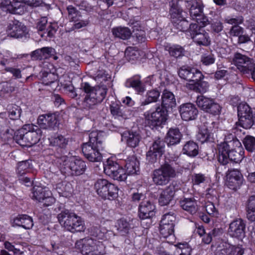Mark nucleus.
<instances>
[{
	"label": "nucleus",
	"instance_id": "nucleus-31",
	"mask_svg": "<svg viewBox=\"0 0 255 255\" xmlns=\"http://www.w3.org/2000/svg\"><path fill=\"white\" fill-rule=\"evenodd\" d=\"M180 205L182 208L191 214H195L198 211V205L194 198H185L180 200Z\"/></svg>",
	"mask_w": 255,
	"mask_h": 255
},
{
	"label": "nucleus",
	"instance_id": "nucleus-36",
	"mask_svg": "<svg viewBox=\"0 0 255 255\" xmlns=\"http://www.w3.org/2000/svg\"><path fill=\"white\" fill-rule=\"evenodd\" d=\"M54 49L52 47H43L41 49H38L31 53L32 57L36 59H46L50 56L53 54Z\"/></svg>",
	"mask_w": 255,
	"mask_h": 255
},
{
	"label": "nucleus",
	"instance_id": "nucleus-6",
	"mask_svg": "<svg viewBox=\"0 0 255 255\" xmlns=\"http://www.w3.org/2000/svg\"><path fill=\"white\" fill-rule=\"evenodd\" d=\"M174 162L168 160L165 161L158 169H155L152 174L153 183L156 185L167 184L171 179L175 178L178 172L173 166Z\"/></svg>",
	"mask_w": 255,
	"mask_h": 255
},
{
	"label": "nucleus",
	"instance_id": "nucleus-49",
	"mask_svg": "<svg viewBox=\"0 0 255 255\" xmlns=\"http://www.w3.org/2000/svg\"><path fill=\"white\" fill-rule=\"evenodd\" d=\"M30 162L31 161L28 160L19 162L17 168V173L22 175L27 172L31 167Z\"/></svg>",
	"mask_w": 255,
	"mask_h": 255
},
{
	"label": "nucleus",
	"instance_id": "nucleus-41",
	"mask_svg": "<svg viewBox=\"0 0 255 255\" xmlns=\"http://www.w3.org/2000/svg\"><path fill=\"white\" fill-rule=\"evenodd\" d=\"M247 218L251 222L255 221V196L250 197L247 207Z\"/></svg>",
	"mask_w": 255,
	"mask_h": 255
},
{
	"label": "nucleus",
	"instance_id": "nucleus-3",
	"mask_svg": "<svg viewBox=\"0 0 255 255\" xmlns=\"http://www.w3.org/2000/svg\"><path fill=\"white\" fill-rule=\"evenodd\" d=\"M103 137L101 134L93 131L89 134L88 142L83 143L82 151L85 157L90 162H101L103 158L100 150L102 147Z\"/></svg>",
	"mask_w": 255,
	"mask_h": 255
},
{
	"label": "nucleus",
	"instance_id": "nucleus-14",
	"mask_svg": "<svg viewBox=\"0 0 255 255\" xmlns=\"http://www.w3.org/2000/svg\"><path fill=\"white\" fill-rule=\"evenodd\" d=\"M165 143L161 140H156L146 153V160L150 163H154L157 161L163 154Z\"/></svg>",
	"mask_w": 255,
	"mask_h": 255
},
{
	"label": "nucleus",
	"instance_id": "nucleus-39",
	"mask_svg": "<svg viewBox=\"0 0 255 255\" xmlns=\"http://www.w3.org/2000/svg\"><path fill=\"white\" fill-rule=\"evenodd\" d=\"M127 87L133 88L138 93H142L145 90V85L138 78H132L128 80L126 83Z\"/></svg>",
	"mask_w": 255,
	"mask_h": 255
},
{
	"label": "nucleus",
	"instance_id": "nucleus-45",
	"mask_svg": "<svg viewBox=\"0 0 255 255\" xmlns=\"http://www.w3.org/2000/svg\"><path fill=\"white\" fill-rule=\"evenodd\" d=\"M170 14L172 19L180 18L183 16L182 10L179 7L176 0H172L170 5Z\"/></svg>",
	"mask_w": 255,
	"mask_h": 255
},
{
	"label": "nucleus",
	"instance_id": "nucleus-21",
	"mask_svg": "<svg viewBox=\"0 0 255 255\" xmlns=\"http://www.w3.org/2000/svg\"><path fill=\"white\" fill-rule=\"evenodd\" d=\"M243 254L244 250L241 247L224 243L217 248L215 255H243Z\"/></svg>",
	"mask_w": 255,
	"mask_h": 255
},
{
	"label": "nucleus",
	"instance_id": "nucleus-7",
	"mask_svg": "<svg viewBox=\"0 0 255 255\" xmlns=\"http://www.w3.org/2000/svg\"><path fill=\"white\" fill-rule=\"evenodd\" d=\"M24 129L27 130L25 133L17 135V142L23 146H31L36 144L41 136V131L37 126L32 125L24 126Z\"/></svg>",
	"mask_w": 255,
	"mask_h": 255
},
{
	"label": "nucleus",
	"instance_id": "nucleus-54",
	"mask_svg": "<svg viewBox=\"0 0 255 255\" xmlns=\"http://www.w3.org/2000/svg\"><path fill=\"white\" fill-rule=\"evenodd\" d=\"M177 247L176 253L179 254V255H191L192 249L187 243L183 244H179L177 245Z\"/></svg>",
	"mask_w": 255,
	"mask_h": 255
},
{
	"label": "nucleus",
	"instance_id": "nucleus-2",
	"mask_svg": "<svg viewBox=\"0 0 255 255\" xmlns=\"http://www.w3.org/2000/svg\"><path fill=\"white\" fill-rule=\"evenodd\" d=\"M81 89L86 94L83 101L82 107L87 110H94L97 105L105 98L107 93V88L105 85L91 86L88 83H83Z\"/></svg>",
	"mask_w": 255,
	"mask_h": 255
},
{
	"label": "nucleus",
	"instance_id": "nucleus-29",
	"mask_svg": "<svg viewBox=\"0 0 255 255\" xmlns=\"http://www.w3.org/2000/svg\"><path fill=\"white\" fill-rule=\"evenodd\" d=\"M122 136L127 145L131 147H135L138 146L141 139L139 134L136 131L125 132Z\"/></svg>",
	"mask_w": 255,
	"mask_h": 255
},
{
	"label": "nucleus",
	"instance_id": "nucleus-32",
	"mask_svg": "<svg viewBox=\"0 0 255 255\" xmlns=\"http://www.w3.org/2000/svg\"><path fill=\"white\" fill-rule=\"evenodd\" d=\"M175 194L174 188L172 186L166 187L161 193L159 198V203L161 206H165L169 203Z\"/></svg>",
	"mask_w": 255,
	"mask_h": 255
},
{
	"label": "nucleus",
	"instance_id": "nucleus-40",
	"mask_svg": "<svg viewBox=\"0 0 255 255\" xmlns=\"http://www.w3.org/2000/svg\"><path fill=\"white\" fill-rule=\"evenodd\" d=\"M160 92L156 90H151L147 91L145 95V99L141 103V106H145L153 102H156L160 97Z\"/></svg>",
	"mask_w": 255,
	"mask_h": 255
},
{
	"label": "nucleus",
	"instance_id": "nucleus-42",
	"mask_svg": "<svg viewBox=\"0 0 255 255\" xmlns=\"http://www.w3.org/2000/svg\"><path fill=\"white\" fill-rule=\"evenodd\" d=\"M172 20V23L175 27L181 31H186L188 30H190V25L188 21L186 20L184 16H182L180 18H175Z\"/></svg>",
	"mask_w": 255,
	"mask_h": 255
},
{
	"label": "nucleus",
	"instance_id": "nucleus-44",
	"mask_svg": "<svg viewBox=\"0 0 255 255\" xmlns=\"http://www.w3.org/2000/svg\"><path fill=\"white\" fill-rule=\"evenodd\" d=\"M174 226L171 225L163 224L160 223V235L164 238H174Z\"/></svg>",
	"mask_w": 255,
	"mask_h": 255
},
{
	"label": "nucleus",
	"instance_id": "nucleus-13",
	"mask_svg": "<svg viewBox=\"0 0 255 255\" xmlns=\"http://www.w3.org/2000/svg\"><path fill=\"white\" fill-rule=\"evenodd\" d=\"M167 115V112L166 109H163L158 107L155 112L146 117V124L151 128L160 126L166 122Z\"/></svg>",
	"mask_w": 255,
	"mask_h": 255
},
{
	"label": "nucleus",
	"instance_id": "nucleus-27",
	"mask_svg": "<svg viewBox=\"0 0 255 255\" xmlns=\"http://www.w3.org/2000/svg\"><path fill=\"white\" fill-rule=\"evenodd\" d=\"M47 25V19L46 17H42L37 25V28L39 31H43L46 29V32L47 36L52 37L54 36L57 28L58 25L56 23H49L48 26Z\"/></svg>",
	"mask_w": 255,
	"mask_h": 255
},
{
	"label": "nucleus",
	"instance_id": "nucleus-25",
	"mask_svg": "<svg viewBox=\"0 0 255 255\" xmlns=\"http://www.w3.org/2000/svg\"><path fill=\"white\" fill-rule=\"evenodd\" d=\"M155 206L148 200H144L139 206V217L141 219H150L154 215Z\"/></svg>",
	"mask_w": 255,
	"mask_h": 255
},
{
	"label": "nucleus",
	"instance_id": "nucleus-28",
	"mask_svg": "<svg viewBox=\"0 0 255 255\" xmlns=\"http://www.w3.org/2000/svg\"><path fill=\"white\" fill-rule=\"evenodd\" d=\"M161 107L166 109L167 112L169 109H172L176 105V99L173 94L167 90H164L161 96Z\"/></svg>",
	"mask_w": 255,
	"mask_h": 255
},
{
	"label": "nucleus",
	"instance_id": "nucleus-60",
	"mask_svg": "<svg viewBox=\"0 0 255 255\" xmlns=\"http://www.w3.org/2000/svg\"><path fill=\"white\" fill-rule=\"evenodd\" d=\"M5 71L10 73L15 79H20L22 77L21 71L20 69L14 67H5Z\"/></svg>",
	"mask_w": 255,
	"mask_h": 255
},
{
	"label": "nucleus",
	"instance_id": "nucleus-43",
	"mask_svg": "<svg viewBox=\"0 0 255 255\" xmlns=\"http://www.w3.org/2000/svg\"><path fill=\"white\" fill-rule=\"evenodd\" d=\"M113 34L116 37L123 39H127L130 37L131 33L128 27H117L112 30Z\"/></svg>",
	"mask_w": 255,
	"mask_h": 255
},
{
	"label": "nucleus",
	"instance_id": "nucleus-38",
	"mask_svg": "<svg viewBox=\"0 0 255 255\" xmlns=\"http://www.w3.org/2000/svg\"><path fill=\"white\" fill-rule=\"evenodd\" d=\"M183 152L189 156L194 157L198 154V146L193 141H188L184 145Z\"/></svg>",
	"mask_w": 255,
	"mask_h": 255
},
{
	"label": "nucleus",
	"instance_id": "nucleus-11",
	"mask_svg": "<svg viewBox=\"0 0 255 255\" xmlns=\"http://www.w3.org/2000/svg\"><path fill=\"white\" fill-rule=\"evenodd\" d=\"M196 104L201 110L215 115L219 114L221 110L220 106L213 99L202 95L197 97Z\"/></svg>",
	"mask_w": 255,
	"mask_h": 255
},
{
	"label": "nucleus",
	"instance_id": "nucleus-48",
	"mask_svg": "<svg viewBox=\"0 0 255 255\" xmlns=\"http://www.w3.org/2000/svg\"><path fill=\"white\" fill-rule=\"evenodd\" d=\"M8 117L11 120H18L20 117L21 109L20 107L17 105H11L8 108Z\"/></svg>",
	"mask_w": 255,
	"mask_h": 255
},
{
	"label": "nucleus",
	"instance_id": "nucleus-26",
	"mask_svg": "<svg viewBox=\"0 0 255 255\" xmlns=\"http://www.w3.org/2000/svg\"><path fill=\"white\" fill-rule=\"evenodd\" d=\"M227 176V184L232 189L236 190L242 183L243 176L238 170L234 169L229 171Z\"/></svg>",
	"mask_w": 255,
	"mask_h": 255
},
{
	"label": "nucleus",
	"instance_id": "nucleus-50",
	"mask_svg": "<svg viewBox=\"0 0 255 255\" xmlns=\"http://www.w3.org/2000/svg\"><path fill=\"white\" fill-rule=\"evenodd\" d=\"M68 140L63 136L58 135L52 138L50 144L53 146H58L61 148H65L67 144Z\"/></svg>",
	"mask_w": 255,
	"mask_h": 255
},
{
	"label": "nucleus",
	"instance_id": "nucleus-24",
	"mask_svg": "<svg viewBox=\"0 0 255 255\" xmlns=\"http://www.w3.org/2000/svg\"><path fill=\"white\" fill-rule=\"evenodd\" d=\"M8 34L10 37L20 38L26 33V28L21 22L14 20L10 22L7 27Z\"/></svg>",
	"mask_w": 255,
	"mask_h": 255
},
{
	"label": "nucleus",
	"instance_id": "nucleus-16",
	"mask_svg": "<svg viewBox=\"0 0 255 255\" xmlns=\"http://www.w3.org/2000/svg\"><path fill=\"white\" fill-rule=\"evenodd\" d=\"M232 62L243 74L248 71L247 70L254 63L252 59L239 52L234 53Z\"/></svg>",
	"mask_w": 255,
	"mask_h": 255
},
{
	"label": "nucleus",
	"instance_id": "nucleus-64",
	"mask_svg": "<svg viewBox=\"0 0 255 255\" xmlns=\"http://www.w3.org/2000/svg\"><path fill=\"white\" fill-rule=\"evenodd\" d=\"M247 70L249 71H247L244 75H246L247 76H251L252 79L255 82V63H254Z\"/></svg>",
	"mask_w": 255,
	"mask_h": 255
},
{
	"label": "nucleus",
	"instance_id": "nucleus-5",
	"mask_svg": "<svg viewBox=\"0 0 255 255\" xmlns=\"http://www.w3.org/2000/svg\"><path fill=\"white\" fill-rule=\"evenodd\" d=\"M57 219L61 226L71 233L84 232L86 229L82 219L68 210L61 211Z\"/></svg>",
	"mask_w": 255,
	"mask_h": 255
},
{
	"label": "nucleus",
	"instance_id": "nucleus-58",
	"mask_svg": "<svg viewBox=\"0 0 255 255\" xmlns=\"http://www.w3.org/2000/svg\"><path fill=\"white\" fill-rule=\"evenodd\" d=\"M205 209L207 213L210 216L213 217H217L218 216V210L216 209L213 203L210 202L206 203Z\"/></svg>",
	"mask_w": 255,
	"mask_h": 255
},
{
	"label": "nucleus",
	"instance_id": "nucleus-4",
	"mask_svg": "<svg viewBox=\"0 0 255 255\" xmlns=\"http://www.w3.org/2000/svg\"><path fill=\"white\" fill-rule=\"evenodd\" d=\"M57 162L60 164V170L63 174L78 176L83 174L86 169V163L74 157L62 156L58 157Z\"/></svg>",
	"mask_w": 255,
	"mask_h": 255
},
{
	"label": "nucleus",
	"instance_id": "nucleus-1",
	"mask_svg": "<svg viewBox=\"0 0 255 255\" xmlns=\"http://www.w3.org/2000/svg\"><path fill=\"white\" fill-rule=\"evenodd\" d=\"M225 141L219 145L218 161L223 165L227 164L229 161L236 163L241 162L244 157V150L240 141L235 138Z\"/></svg>",
	"mask_w": 255,
	"mask_h": 255
},
{
	"label": "nucleus",
	"instance_id": "nucleus-15",
	"mask_svg": "<svg viewBox=\"0 0 255 255\" xmlns=\"http://www.w3.org/2000/svg\"><path fill=\"white\" fill-rule=\"evenodd\" d=\"M246 223L241 218L232 221L228 230L229 235L232 237L242 240L246 236Z\"/></svg>",
	"mask_w": 255,
	"mask_h": 255
},
{
	"label": "nucleus",
	"instance_id": "nucleus-23",
	"mask_svg": "<svg viewBox=\"0 0 255 255\" xmlns=\"http://www.w3.org/2000/svg\"><path fill=\"white\" fill-rule=\"evenodd\" d=\"M0 7L13 14H21L24 11L22 3L14 0H0Z\"/></svg>",
	"mask_w": 255,
	"mask_h": 255
},
{
	"label": "nucleus",
	"instance_id": "nucleus-47",
	"mask_svg": "<svg viewBox=\"0 0 255 255\" xmlns=\"http://www.w3.org/2000/svg\"><path fill=\"white\" fill-rule=\"evenodd\" d=\"M197 139L202 143H203L205 142L212 141L213 139V135L209 131L208 129L204 128L201 129L198 132L197 135Z\"/></svg>",
	"mask_w": 255,
	"mask_h": 255
},
{
	"label": "nucleus",
	"instance_id": "nucleus-53",
	"mask_svg": "<svg viewBox=\"0 0 255 255\" xmlns=\"http://www.w3.org/2000/svg\"><path fill=\"white\" fill-rule=\"evenodd\" d=\"M168 50L170 55L175 58H178L184 55V50L179 45H174L170 47Z\"/></svg>",
	"mask_w": 255,
	"mask_h": 255
},
{
	"label": "nucleus",
	"instance_id": "nucleus-37",
	"mask_svg": "<svg viewBox=\"0 0 255 255\" xmlns=\"http://www.w3.org/2000/svg\"><path fill=\"white\" fill-rule=\"evenodd\" d=\"M126 175L136 174L139 169V162L133 157L128 160L125 165Z\"/></svg>",
	"mask_w": 255,
	"mask_h": 255
},
{
	"label": "nucleus",
	"instance_id": "nucleus-56",
	"mask_svg": "<svg viewBox=\"0 0 255 255\" xmlns=\"http://www.w3.org/2000/svg\"><path fill=\"white\" fill-rule=\"evenodd\" d=\"M176 220V217L174 213L170 212L163 215L160 223L163 224L171 225L174 226V223Z\"/></svg>",
	"mask_w": 255,
	"mask_h": 255
},
{
	"label": "nucleus",
	"instance_id": "nucleus-57",
	"mask_svg": "<svg viewBox=\"0 0 255 255\" xmlns=\"http://www.w3.org/2000/svg\"><path fill=\"white\" fill-rule=\"evenodd\" d=\"M89 23V20L87 18H84L82 15L81 18L77 19V21L74 22L72 26V30L78 29L87 26Z\"/></svg>",
	"mask_w": 255,
	"mask_h": 255
},
{
	"label": "nucleus",
	"instance_id": "nucleus-30",
	"mask_svg": "<svg viewBox=\"0 0 255 255\" xmlns=\"http://www.w3.org/2000/svg\"><path fill=\"white\" fill-rule=\"evenodd\" d=\"M182 138V134L178 128H171L165 136V141L168 145L179 143Z\"/></svg>",
	"mask_w": 255,
	"mask_h": 255
},
{
	"label": "nucleus",
	"instance_id": "nucleus-51",
	"mask_svg": "<svg viewBox=\"0 0 255 255\" xmlns=\"http://www.w3.org/2000/svg\"><path fill=\"white\" fill-rule=\"evenodd\" d=\"M68 12V18L70 21L75 22L79 18H81V12L74 7L70 5L67 8Z\"/></svg>",
	"mask_w": 255,
	"mask_h": 255
},
{
	"label": "nucleus",
	"instance_id": "nucleus-10",
	"mask_svg": "<svg viewBox=\"0 0 255 255\" xmlns=\"http://www.w3.org/2000/svg\"><path fill=\"white\" fill-rule=\"evenodd\" d=\"M104 172L106 174L118 181H124L127 179L125 169L117 162L108 159L104 164Z\"/></svg>",
	"mask_w": 255,
	"mask_h": 255
},
{
	"label": "nucleus",
	"instance_id": "nucleus-59",
	"mask_svg": "<svg viewBox=\"0 0 255 255\" xmlns=\"http://www.w3.org/2000/svg\"><path fill=\"white\" fill-rule=\"evenodd\" d=\"M201 61L204 65L207 66L213 64L215 62V58L212 54H205L202 56Z\"/></svg>",
	"mask_w": 255,
	"mask_h": 255
},
{
	"label": "nucleus",
	"instance_id": "nucleus-17",
	"mask_svg": "<svg viewBox=\"0 0 255 255\" xmlns=\"http://www.w3.org/2000/svg\"><path fill=\"white\" fill-rule=\"evenodd\" d=\"M178 73L181 79L192 82L193 81H197L198 79L204 77L200 70L187 66L181 67L178 70Z\"/></svg>",
	"mask_w": 255,
	"mask_h": 255
},
{
	"label": "nucleus",
	"instance_id": "nucleus-18",
	"mask_svg": "<svg viewBox=\"0 0 255 255\" xmlns=\"http://www.w3.org/2000/svg\"><path fill=\"white\" fill-rule=\"evenodd\" d=\"M190 32L194 41L199 45H208L210 44L208 34L203 29L198 28L196 23H191Z\"/></svg>",
	"mask_w": 255,
	"mask_h": 255
},
{
	"label": "nucleus",
	"instance_id": "nucleus-12",
	"mask_svg": "<svg viewBox=\"0 0 255 255\" xmlns=\"http://www.w3.org/2000/svg\"><path fill=\"white\" fill-rule=\"evenodd\" d=\"M82 252L85 255H103L106 253L103 243L92 239L86 241L82 246Z\"/></svg>",
	"mask_w": 255,
	"mask_h": 255
},
{
	"label": "nucleus",
	"instance_id": "nucleus-52",
	"mask_svg": "<svg viewBox=\"0 0 255 255\" xmlns=\"http://www.w3.org/2000/svg\"><path fill=\"white\" fill-rule=\"evenodd\" d=\"M243 143L246 149L250 152L255 150V137L251 135H247L243 140Z\"/></svg>",
	"mask_w": 255,
	"mask_h": 255
},
{
	"label": "nucleus",
	"instance_id": "nucleus-19",
	"mask_svg": "<svg viewBox=\"0 0 255 255\" xmlns=\"http://www.w3.org/2000/svg\"><path fill=\"white\" fill-rule=\"evenodd\" d=\"M181 118L186 121L195 120L198 116V111L195 106L191 103L181 105L179 109Z\"/></svg>",
	"mask_w": 255,
	"mask_h": 255
},
{
	"label": "nucleus",
	"instance_id": "nucleus-46",
	"mask_svg": "<svg viewBox=\"0 0 255 255\" xmlns=\"http://www.w3.org/2000/svg\"><path fill=\"white\" fill-rule=\"evenodd\" d=\"M116 227L119 233L122 235L127 234L131 228L129 223L124 219L119 220L117 221Z\"/></svg>",
	"mask_w": 255,
	"mask_h": 255
},
{
	"label": "nucleus",
	"instance_id": "nucleus-63",
	"mask_svg": "<svg viewBox=\"0 0 255 255\" xmlns=\"http://www.w3.org/2000/svg\"><path fill=\"white\" fill-rule=\"evenodd\" d=\"M111 114L113 116H122V112L120 107L117 105H111L110 106Z\"/></svg>",
	"mask_w": 255,
	"mask_h": 255
},
{
	"label": "nucleus",
	"instance_id": "nucleus-8",
	"mask_svg": "<svg viewBox=\"0 0 255 255\" xmlns=\"http://www.w3.org/2000/svg\"><path fill=\"white\" fill-rule=\"evenodd\" d=\"M94 188L97 194L104 199L112 200L118 196V187L106 179H98L95 183Z\"/></svg>",
	"mask_w": 255,
	"mask_h": 255
},
{
	"label": "nucleus",
	"instance_id": "nucleus-55",
	"mask_svg": "<svg viewBox=\"0 0 255 255\" xmlns=\"http://www.w3.org/2000/svg\"><path fill=\"white\" fill-rule=\"evenodd\" d=\"M112 231H108L105 228H100L99 232L96 234V237L99 239L106 240L110 239L113 236Z\"/></svg>",
	"mask_w": 255,
	"mask_h": 255
},
{
	"label": "nucleus",
	"instance_id": "nucleus-35",
	"mask_svg": "<svg viewBox=\"0 0 255 255\" xmlns=\"http://www.w3.org/2000/svg\"><path fill=\"white\" fill-rule=\"evenodd\" d=\"M32 198L33 200L41 202L45 197H48L50 191L46 188L40 186H34L32 188Z\"/></svg>",
	"mask_w": 255,
	"mask_h": 255
},
{
	"label": "nucleus",
	"instance_id": "nucleus-9",
	"mask_svg": "<svg viewBox=\"0 0 255 255\" xmlns=\"http://www.w3.org/2000/svg\"><path fill=\"white\" fill-rule=\"evenodd\" d=\"M239 117V125L244 128H250L255 124V113L247 104H240L238 107Z\"/></svg>",
	"mask_w": 255,
	"mask_h": 255
},
{
	"label": "nucleus",
	"instance_id": "nucleus-34",
	"mask_svg": "<svg viewBox=\"0 0 255 255\" xmlns=\"http://www.w3.org/2000/svg\"><path fill=\"white\" fill-rule=\"evenodd\" d=\"M14 223L25 229H30L33 226L32 218L26 215H19L14 219Z\"/></svg>",
	"mask_w": 255,
	"mask_h": 255
},
{
	"label": "nucleus",
	"instance_id": "nucleus-33",
	"mask_svg": "<svg viewBox=\"0 0 255 255\" xmlns=\"http://www.w3.org/2000/svg\"><path fill=\"white\" fill-rule=\"evenodd\" d=\"M203 78H200L197 81H193V83L189 84L188 88L196 92L205 93L208 89V82L203 81Z\"/></svg>",
	"mask_w": 255,
	"mask_h": 255
},
{
	"label": "nucleus",
	"instance_id": "nucleus-61",
	"mask_svg": "<svg viewBox=\"0 0 255 255\" xmlns=\"http://www.w3.org/2000/svg\"><path fill=\"white\" fill-rule=\"evenodd\" d=\"M125 55L128 61H132L138 58L139 53L137 51L131 49L127 50L126 51Z\"/></svg>",
	"mask_w": 255,
	"mask_h": 255
},
{
	"label": "nucleus",
	"instance_id": "nucleus-62",
	"mask_svg": "<svg viewBox=\"0 0 255 255\" xmlns=\"http://www.w3.org/2000/svg\"><path fill=\"white\" fill-rule=\"evenodd\" d=\"M193 181L195 184H199L203 183L205 180V176L201 173L195 174L193 176Z\"/></svg>",
	"mask_w": 255,
	"mask_h": 255
},
{
	"label": "nucleus",
	"instance_id": "nucleus-22",
	"mask_svg": "<svg viewBox=\"0 0 255 255\" xmlns=\"http://www.w3.org/2000/svg\"><path fill=\"white\" fill-rule=\"evenodd\" d=\"M38 124L43 129H54L58 126L57 116L54 114L42 115L38 117Z\"/></svg>",
	"mask_w": 255,
	"mask_h": 255
},
{
	"label": "nucleus",
	"instance_id": "nucleus-20",
	"mask_svg": "<svg viewBox=\"0 0 255 255\" xmlns=\"http://www.w3.org/2000/svg\"><path fill=\"white\" fill-rule=\"evenodd\" d=\"M190 14L193 19L198 23L205 25L207 19L204 16L203 12V4L195 0L192 1V5L190 8Z\"/></svg>",
	"mask_w": 255,
	"mask_h": 255
}]
</instances>
